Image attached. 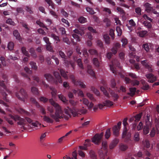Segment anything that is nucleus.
Wrapping results in <instances>:
<instances>
[{
  "label": "nucleus",
  "instance_id": "nucleus-52",
  "mask_svg": "<svg viewBox=\"0 0 159 159\" xmlns=\"http://www.w3.org/2000/svg\"><path fill=\"white\" fill-rule=\"evenodd\" d=\"M134 140L135 141L137 142L139 140V135L138 132H137L135 133L134 135Z\"/></svg>",
  "mask_w": 159,
  "mask_h": 159
},
{
  "label": "nucleus",
  "instance_id": "nucleus-22",
  "mask_svg": "<svg viewBox=\"0 0 159 159\" xmlns=\"http://www.w3.org/2000/svg\"><path fill=\"white\" fill-rule=\"evenodd\" d=\"M49 89L52 91L51 94L53 98H55L57 95V91L56 89L52 87H50Z\"/></svg>",
  "mask_w": 159,
  "mask_h": 159
},
{
  "label": "nucleus",
  "instance_id": "nucleus-46",
  "mask_svg": "<svg viewBox=\"0 0 159 159\" xmlns=\"http://www.w3.org/2000/svg\"><path fill=\"white\" fill-rule=\"evenodd\" d=\"M147 33L148 32L146 30L141 31L139 32V35L141 37H144Z\"/></svg>",
  "mask_w": 159,
  "mask_h": 159
},
{
  "label": "nucleus",
  "instance_id": "nucleus-50",
  "mask_svg": "<svg viewBox=\"0 0 159 159\" xmlns=\"http://www.w3.org/2000/svg\"><path fill=\"white\" fill-rule=\"evenodd\" d=\"M78 20L79 22L81 23H84L86 21V19L83 16L80 17Z\"/></svg>",
  "mask_w": 159,
  "mask_h": 159
},
{
  "label": "nucleus",
  "instance_id": "nucleus-37",
  "mask_svg": "<svg viewBox=\"0 0 159 159\" xmlns=\"http://www.w3.org/2000/svg\"><path fill=\"white\" fill-rule=\"evenodd\" d=\"M142 115V113H140L139 114H138L134 116L135 118V122H137L139 121L141 118Z\"/></svg>",
  "mask_w": 159,
  "mask_h": 159
},
{
  "label": "nucleus",
  "instance_id": "nucleus-15",
  "mask_svg": "<svg viewBox=\"0 0 159 159\" xmlns=\"http://www.w3.org/2000/svg\"><path fill=\"white\" fill-rule=\"evenodd\" d=\"M120 129L117 127V125H115L112 128L113 133V135L116 137H117L119 134V131Z\"/></svg>",
  "mask_w": 159,
  "mask_h": 159
},
{
  "label": "nucleus",
  "instance_id": "nucleus-29",
  "mask_svg": "<svg viewBox=\"0 0 159 159\" xmlns=\"http://www.w3.org/2000/svg\"><path fill=\"white\" fill-rule=\"evenodd\" d=\"M103 38L106 44H109L110 43V38L108 34L104 35Z\"/></svg>",
  "mask_w": 159,
  "mask_h": 159
},
{
  "label": "nucleus",
  "instance_id": "nucleus-11",
  "mask_svg": "<svg viewBox=\"0 0 159 159\" xmlns=\"http://www.w3.org/2000/svg\"><path fill=\"white\" fill-rule=\"evenodd\" d=\"M146 76L148 79V81L150 83H153L157 80V77L152 73L146 74Z\"/></svg>",
  "mask_w": 159,
  "mask_h": 159
},
{
  "label": "nucleus",
  "instance_id": "nucleus-30",
  "mask_svg": "<svg viewBox=\"0 0 159 159\" xmlns=\"http://www.w3.org/2000/svg\"><path fill=\"white\" fill-rule=\"evenodd\" d=\"M22 53L25 56L28 57H30V55L29 53L28 52L26 51V49L25 47H23L21 48V49Z\"/></svg>",
  "mask_w": 159,
  "mask_h": 159
},
{
  "label": "nucleus",
  "instance_id": "nucleus-61",
  "mask_svg": "<svg viewBox=\"0 0 159 159\" xmlns=\"http://www.w3.org/2000/svg\"><path fill=\"white\" fill-rule=\"evenodd\" d=\"M87 11L91 14H94L95 12L93 9L89 7H87L86 8Z\"/></svg>",
  "mask_w": 159,
  "mask_h": 159
},
{
  "label": "nucleus",
  "instance_id": "nucleus-28",
  "mask_svg": "<svg viewBox=\"0 0 159 159\" xmlns=\"http://www.w3.org/2000/svg\"><path fill=\"white\" fill-rule=\"evenodd\" d=\"M29 52L31 53V56L34 58H36L37 57V55L34 49L31 48L29 49Z\"/></svg>",
  "mask_w": 159,
  "mask_h": 159
},
{
  "label": "nucleus",
  "instance_id": "nucleus-16",
  "mask_svg": "<svg viewBox=\"0 0 159 159\" xmlns=\"http://www.w3.org/2000/svg\"><path fill=\"white\" fill-rule=\"evenodd\" d=\"M87 69L88 73L91 76L93 77H95V73L93 70L92 69V66L90 65H88Z\"/></svg>",
  "mask_w": 159,
  "mask_h": 159
},
{
  "label": "nucleus",
  "instance_id": "nucleus-23",
  "mask_svg": "<svg viewBox=\"0 0 159 159\" xmlns=\"http://www.w3.org/2000/svg\"><path fill=\"white\" fill-rule=\"evenodd\" d=\"M93 64L97 68L100 66V62L97 58H94L92 60Z\"/></svg>",
  "mask_w": 159,
  "mask_h": 159
},
{
  "label": "nucleus",
  "instance_id": "nucleus-20",
  "mask_svg": "<svg viewBox=\"0 0 159 159\" xmlns=\"http://www.w3.org/2000/svg\"><path fill=\"white\" fill-rule=\"evenodd\" d=\"M4 90H2L1 89V87H0V93H1L3 96V99L7 102H9V100L7 98V94L4 92Z\"/></svg>",
  "mask_w": 159,
  "mask_h": 159
},
{
  "label": "nucleus",
  "instance_id": "nucleus-32",
  "mask_svg": "<svg viewBox=\"0 0 159 159\" xmlns=\"http://www.w3.org/2000/svg\"><path fill=\"white\" fill-rule=\"evenodd\" d=\"M4 81H1L0 80V86L3 88L5 91L7 92L8 93H10V91L6 88V87L4 83Z\"/></svg>",
  "mask_w": 159,
  "mask_h": 159
},
{
  "label": "nucleus",
  "instance_id": "nucleus-41",
  "mask_svg": "<svg viewBox=\"0 0 159 159\" xmlns=\"http://www.w3.org/2000/svg\"><path fill=\"white\" fill-rule=\"evenodd\" d=\"M101 90L103 92L104 94L107 97H109V95L106 89L103 87H100Z\"/></svg>",
  "mask_w": 159,
  "mask_h": 159
},
{
  "label": "nucleus",
  "instance_id": "nucleus-7",
  "mask_svg": "<svg viewBox=\"0 0 159 159\" xmlns=\"http://www.w3.org/2000/svg\"><path fill=\"white\" fill-rule=\"evenodd\" d=\"M103 134V132L100 134H96L92 139V142L96 144L99 145L101 142Z\"/></svg>",
  "mask_w": 159,
  "mask_h": 159
},
{
  "label": "nucleus",
  "instance_id": "nucleus-5",
  "mask_svg": "<svg viewBox=\"0 0 159 159\" xmlns=\"http://www.w3.org/2000/svg\"><path fill=\"white\" fill-rule=\"evenodd\" d=\"M102 148L99 151L98 154L100 159H104L107 153V141H103L102 143Z\"/></svg>",
  "mask_w": 159,
  "mask_h": 159
},
{
  "label": "nucleus",
  "instance_id": "nucleus-24",
  "mask_svg": "<svg viewBox=\"0 0 159 159\" xmlns=\"http://www.w3.org/2000/svg\"><path fill=\"white\" fill-rule=\"evenodd\" d=\"M43 119L44 121L47 123H52L53 122V120L51 119L49 117L44 116H43Z\"/></svg>",
  "mask_w": 159,
  "mask_h": 159
},
{
  "label": "nucleus",
  "instance_id": "nucleus-43",
  "mask_svg": "<svg viewBox=\"0 0 159 159\" xmlns=\"http://www.w3.org/2000/svg\"><path fill=\"white\" fill-rule=\"evenodd\" d=\"M36 23L38 25H39L40 27H42L43 28H46V30H48V28L46 27L45 25L42 22H41L40 20H37Z\"/></svg>",
  "mask_w": 159,
  "mask_h": 159
},
{
  "label": "nucleus",
  "instance_id": "nucleus-9",
  "mask_svg": "<svg viewBox=\"0 0 159 159\" xmlns=\"http://www.w3.org/2000/svg\"><path fill=\"white\" fill-rule=\"evenodd\" d=\"M115 66L121 68L120 66V63L117 60H115L114 61H112L111 64L110 65V70L113 73L116 74H117V72L116 68L115 67Z\"/></svg>",
  "mask_w": 159,
  "mask_h": 159
},
{
  "label": "nucleus",
  "instance_id": "nucleus-4",
  "mask_svg": "<svg viewBox=\"0 0 159 159\" xmlns=\"http://www.w3.org/2000/svg\"><path fill=\"white\" fill-rule=\"evenodd\" d=\"M127 118H125L123 121V124L125 127L122 133V138L125 139V141L126 142H128L131 141V134L129 132H127V129L126 126L128 125L127 122Z\"/></svg>",
  "mask_w": 159,
  "mask_h": 159
},
{
  "label": "nucleus",
  "instance_id": "nucleus-42",
  "mask_svg": "<svg viewBox=\"0 0 159 159\" xmlns=\"http://www.w3.org/2000/svg\"><path fill=\"white\" fill-rule=\"evenodd\" d=\"M91 90L92 91H93L94 93H95L98 96L100 94L98 90L96 89L93 87H91Z\"/></svg>",
  "mask_w": 159,
  "mask_h": 159
},
{
  "label": "nucleus",
  "instance_id": "nucleus-45",
  "mask_svg": "<svg viewBox=\"0 0 159 159\" xmlns=\"http://www.w3.org/2000/svg\"><path fill=\"white\" fill-rule=\"evenodd\" d=\"M142 47L144 49L145 51L148 52L149 51V45L148 43H144Z\"/></svg>",
  "mask_w": 159,
  "mask_h": 159
},
{
  "label": "nucleus",
  "instance_id": "nucleus-27",
  "mask_svg": "<svg viewBox=\"0 0 159 159\" xmlns=\"http://www.w3.org/2000/svg\"><path fill=\"white\" fill-rule=\"evenodd\" d=\"M105 106L110 107L113 105V102L109 100H106L103 102Z\"/></svg>",
  "mask_w": 159,
  "mask_h": 159
},
{
  "label": "nucleus",
  "instance_id": "nucleus-19",
  "mask_svg": "<svg viewBox=\"0 0 159 159\" xmlns=\"http://www.w3.org/2000/svg\"><path fill=\"white\" fill-rule=\"evenodd\" d=\"M144 6L145 7V10L148 12H151L153 8L151 7V5L149 3H146L145 5Z\"/></svg>",
  "mask_w": 159,
  "mask_h": 159
},
{
  "label": "nucleus",
  "instance_id": "nucleus-34",
  "mask_svg": "<svg viewBox=\"0 0 159 159\" xmlns=\"http://www.w3.org/2000/svg\"><path fill=\"white\" fill-rule=\"evenodd\" d=\"M87 96L90 99V100L93 102H95L96 101V99L94 97L93 94L90 93H89L88 92L86 93Z\"/></svg>",
  "mask_w": 159,
  "mask_h": 159
},
{
  "label": "nucleus",
  "instance_id": "nucleus-53",
  "mask_svg": "<svg viewBox=\"0 0 159 159\" xmlns=\"http://www.w3.org/2000/svg\"><path fill=\"white\" fill-rule=\"evenodd\" d=\"M11 118L12 119H13L15 121L19 120H21V118L20 116L17 115L14 116H11Z\"/></svg>",
  "mask_w": 159,
  "mask_h": 159
},
{
  "label": "nucleus",
  "instance_id": "nucleus-58",
  "mask_svg": "<svg viewBox=\"0 0 159 159\" xmlns=\"http://www.w3.org/2000/svg\"><path fill=\"white\" fill-rule=\"evenodd\" d=\"M17 124L18 125H22L23 127L25 124V119L22 118H21V120H19V121L17 122Z\"/></svg>",
  "mask_w": 159,
  "mask_h": 159
},
{
  "label": "nucleus",
  "instance_id": "nucleus-49",
  "mask_svg": "<svg viewBox=\"0 0 159 159\" xmlns=\"http://www.w3.org/2000/svg\"><path fill=\"white\" fill-rule=\"evenodd\" d=\"M51 43L46 45V49L47 50L49 51L50 52H53L54 51L53 50L52 47L51 45Z\"/></svg>",
  "mask_w": 159,
  "mask_h": 159
},
{
  "label": "nucleus",
  "instance_id": "nucleus-14",
  "mask_svg": "<svg viewBox=\"0 0 159 159\" xmlns=\"http://www.w3.org/2000/svg\"><path fill=\"white\" fill-rule=\"evenodd\" d=\"M129 26L127 25V26L129 29L130 31L132 30V28H135L136 25V23L133 19H131L129 21Z\"/></svg>",
  "mask_w": 159,
  "mask_h": 159
},
{
  "label": "nucleus",
  "instance_id": "nucleus-8",
  "mask_svg": "<svg viewBox=\"0 0 159 159\" xmlns=\"http://www.w3.org/2000/svg\"><path fill=\"white\" fill-rule=\"evenodd\" d=\"M70 78L71 79L72 82L75 85H79L81 87L83 88H86V86L84 83L80 80H77L75 79L74 75H71L70 76Z\"/></svg>",
  "mask_w": 159,
  "mask_h": 159
},
{
  "label": "nucleus",
  "instance_id": "nucleus-12",
  "mask_svg": "<svg viewBox=\"0 0 159 159\" xmlns=\"http://www.w3.org/2000/svg\"><path fill=\"white\" fill-rule=\"evenodd\" d=\"M141 64L143 65L146 68L148 69L149 72H152L153 71V69L152 68L151 65H149L148 63L147 60L142 61H141Z\"/></svg>",
  "mask_w": 159,
  "mask_h": 159
},
{
  "label": "nucleus",
  "instance_id": "nucleus-63",
  "mask_svg": "<svg viewBox=\"0 0 159 159\" xmlns=\"http://www.w3.org/2000/svg\"><path fill=\"white\" fill-rule=\"evenodd\" d=\"M61 21L64 23L65 24V26L66 27H69L70 26V23L67 20L64 18H62L61 19Z\"/></svg>",
  "mask_w": 159,
  "mask_h": 159
},
{
  "label": "nucleus",
  "instance_id": "nucleus-2",
  "mask_svg": "<svg viewBox=\"0 0 159 159\" xmlns=\"http://www.w3.org/2000/svg\"><path fill=\"white\" fill-rule=\"evenodd\" d=\"M49 102L51 104L56 108V112L55 115L51 114L50 116L52 118L54 119L56 121H59V119L63 118L64 117V115L61 108L59 105L56 103L52 99L49 100Z\"/></svg>",
  "mask_w": 159,
  "mask_h": 159
},
{
  "label": "nucleus",
  "instance_id": "nucleus-33",
  "mask_svg": "<svg viewBox=\"0 0 159 159\" xmlns=\"http://www.w3.org/2000/svg\"><path fill=\"white\" fill-rule=\"evenodd\" d=\"M60 72L61 73V75L65 79L68 78V76L66 74L67 73V72H66L65 70L63 69H60Z\"/></svg>",
  "mask_w": 159,
  "mask_h": 159
},
{
  "label": "nucleus",
  "instance_id": "nucleus-57",
  "mask_svg": "<svg viewBox=\"0 0 159 159\" xmlns=\"http://www.w3.org/2000/svg\"><path fill=\"white\" fill-rule=\"evenodd\" d=\"M116 31L117 33V35L118 36H120L122 33V30L120 28L119 26H117L116 28Z\"/></svg>",
  "mask_w": 159,
  "mask_h": 159
},
{
  "label": "nucleus",
  "instance_id": "nucleus-18",
  "mask_svg": "<svg viewBox=\"0 0 159 159\" xmlns=\"http://www.w3.org/2000/svg\"><path fill=\"white\" fill-rule=\"evenodd\" d=\"M25 120L30 124V126H31V127H37L38 126V123L37 122H32V120L30 118H29L26 117L25 118Z\"/></svg>",
  "mask_w": 159,
  "mask_h": 159
},
{
  "label": "nucleus",
  "instance_id": "nucleus-64",
  "mask_svg": "<svg viewBox=\"0 0 159 159\" xmlns=\"http://www.w3.org/2000/svg\"><path fill=\"white\" fill-rule=\"evenodd\" d=\"M72 37L75 39H76L77 41H80V37L76 34H72Z\"/></svg>",
  "mask_w": 159,
  "mask_h": 159
},
{
  "label": "nucleus",
  "instance_id": "nucleus-47",
  "mask_svg": "<svg viewBox=\"0 0 159 159\" xmlns=\"http://www.w3.org/2000/svg\"><path fill=\"white\" fill-rule=\"evenodd\" d=\"M80 101L81 102L82 101L83 104L88 106L89 102V100L86 98H83L82 99H80Z\"/></svg>",
  "mask_w": 159,
  "mask_h": 159
},
{
  "label": "nucleus",
  "instance_id": "nucleus-10",
  "mask_svg": "<svg viewBox=\"0 0 159 159\" xmlns=\"http://www.w3.org/2000/svg\"><path fill=\"white\" fill-rule=\"evenodd\" d=\"M24 70L26 73L22 72L21 73V75L23 77L28 79L30 80V79L29 77V76L32 74V71L27 67H25Z\"/></svg>",
  "mask_w": 159,
  "mask_h": 159
},
{
  "label": "nucleus",
  "instance_id": "nucleus-62",
  "mask_svg": "<svg viewBox=\"0 0 159 159\" xmlns=\"http://www.w3.org/2000/svg\"><path fill=\"white\" fill-rule=\"evenodd\" d=\"M59 54L60 57L64 59H66V57L65 54L61 51H60L59 52Z\"/></svg>",
  "mask_w": 159,
  "mask_h": 159
},
{
  "label": "nucleus",
  "instance_id": "nucleus-17",
  "mask_svg": "<svg viewBox=\"0 0 159 159\" xmlns=\"http://www.w3.org/2000/svg\"><path fill=\"white\" fill-rule=\"evenodd\" d=\"M119 142L118 139H114L111 142L109 145V148L111 149H113L117 144Z\"/></svg>",
  "mask_w": 159,
  "mask_h": 159
},
{
  "label": "nucleus",
  "instance_id": "nucleus-54",
  "mask_svg": "<svg viewBox=\"0 0 159 159\" xmlns=\"http://www.w3.org/2000/svg\"><path fill=\"white\" fill-rule=\"evenodd\" d=\"M120 150L123 151H124L127 149L128 147L125 145L121 144L120 145Z\"/></svg>",
  "mask_w": 159,
  "mask_h": 159
},
{
  "label": "nucleus",
  "instance_id": "nucleus-38",
  "mask_svg": "<svg viewBox=\"0 0 159 159\" xmlns=\"http://www.w3.org/2000/svg\"><path fill=\"white\" fill-rule=\"evenodd\" d=\"M111 135V129L109 128L107 129L106 132L105 134V138L107 139H108Z\"/></svg>",
  "mask_w": 159,
  "mask_h": 159
},
{
  "label": "nucleus",
  "instance_id": "nucleus-60",
  "mask_svg": "<svg viewBox=\"0 0 159 159\" xmlns=\"http://www.w3.org/2000/svg\"><path fill=\"white\" fill-rule=\"evenodd\" d=\"M51 37L53 38L54 39L57 41V42H59L60 41V39H59V37L57 36L55 34H51Z\"/></svg>",
  "mask_w": 159,
  "mask_h": 159
},
{
  "label": "nucleus",
  "instance_id": "nucleus-1",
  "mask_svg": "<svg viewBox=\"0 0 159 159\" xmlns=\"http://www.w3.org/2000/svg\"><path fill=\"white\" fill-rule=\"evenodd\" d=\"M69 102L72 106V108H70L68 107L67 109L65 108L64 110L65 113L69 117H71L72 116L75 117L78 116V114H85L86 113L87 111L84 109V107L80 110L76 108V106L78 103L77 102L70 99L69 101Z\"/></svg>",
  "mask_w": 159,
  "mask_h": 159
},
{
  "label": "nucleus",
  "instance_id": "nucleus-55",
  "mask_svg": "<svg viewBox=\"0 0 159 159\" xmlns=\"http://www.w3.org/2000/svg\"><path fill=\"white\" fill-rule=\"evenodd\" d=\"M17 59H18V58L16 57H13L11 55H10L9 56V58L7 59V61L11 63V62L10 61V60H16Z\"/></svg>",
  "mask_w": 159,
  "mask_h": 159
},
{
  "label": "nucleus",
  "instance_id": "nucleus-40",
  "mask_svg": "<svg viewBox=\"0 0 159 159\" xmlns=\"http://www.w3.org/2000/svg\"><path fill=\"white\" fill-rule=\"evenodd\" d=\"M13 35L16 38V39L19 40L20 39V35L17 30H15L13 31Z\"/></svg>",
  "mask_w": 159,
  "mask_h": 159
},
{
  "label": "nucleus",
  "instance_id": "nucleus-48",
  "mask_svg": "<svg viewBox=\"0 0 159 159\" xmlns=\"http://www.w3.org/2000/svg\"><path fill=\"white\" fill-rule=\"evenodd\" d=\"M89 52L90 54L92 55H98L97 51L94 49H91L89 50Z\"/></svg>",
  "mask_w": 159,
  "mask_h": 159
},
{
  "label": "nucleus",
  "instance_id": "nucleus-39",
  "mask_svg": "<svg viewBox=\"0 0 159 159\" xmlns=\"http://www.w3.org/2000/svg\"><path fill=\"white\" fill-rule=\"evenodd\" d=\"M30 64L31 66L32 69L35 70H36L37 69L38 67L35 62H34L33 61H31L30 62Z\"/></svg>",
  "mask_w": 159,
  "mask_h": 159
},
{
  "label": "nucleus",
  "instance_id": "nucleus-36",
  "mask_svg": "<svg viewBox=\"0 0 159 159\" xmlns=\"http://www.w3.org/2000/svg\"><path fill=\"white\" fill-rule=\"evenodd\" d=\"M45 1L49 5V6H51L52 9H55V4L52 2V0H45Z\"/></svg>",
  "mask_w": 159,
  "mask_h": 159
},
{
  "label": "nucleus",
  "instance_id": "nucleus-51",
  "mask_svg": "<svg viewBox=\"0 0 159 159\" xmlns=\"http://www.w3.org/2000/svg\"><path fill=\"white\" fill-rule=\"evenodd\" d=\"M14 46V43L12 42H9L7 46V48L9 50H11L13 49Z\"/></svg>",
  "mask_w": 159,
  "mask_h": 159
},
{
  "label": "nucleus",
  "instance_id": "nucleus-21",
  "mask_svg": "<svg viewBox=\"0 0 159 159\" xmlns=\"http://www.w3.org/2000/svg\"><path fill=\"white\" fill-rule=\"evenodd\" d=\"M90 157L92 159H97V156L94 151L91 150L89 151Z\"/></svg>",
  "mask_w": 159,
  "mask_h": 159
},
{
  "label": "nucleus",
  "instance_id": "nucleus-31",
  "mask_svg": "<svg viewBox=\"0 0 159 159\" xmlns=\"http://www.w3.org/2000/svg\"><path fill=\"white\" fill-rule=\"evenodd\" d=\"M59 98L64 103L67 104L68 102V100L66 99L65 97L62 94H59L58 95Z\"/></svg>",
  "mask_w": 159,
  "mask_h": 159
},
{
  "label": "nucleus",
  "instance_id": "nucleus-26",
  "mask_svg": "<svg viewBox=\"0 0 159 159\" xmlns=\"http://www.w3.org/2000/svg\"><path fill=\"white\" fill-rule=\"evenodd\" d=\"M31 91L34 95H38L39 94V90L37 88L35 87H32L31 89Z\"/></svg>",
  "mask_w": 159,
  "mask_h": 159
},
{
  "label": "nucleus",
  "instance_id": "nucleus-59",
  "mask_svg": "<svg viewBox=\"0 0 159 159\" xmlns=\"http://www.w3.org/2000/svg\"><path fill=\"white\" fill-rule=\"evenodd\" d=\"M104 21L106 23L107 27L111 25V22L110 20L107 18H106L104 20Z\"/></svg>",
  "mask_w": 159,
  "mask_h": 159
},
{
  "label": "nucleus",
  "instance_id": "nucleus-44",
  "mask_svg": "<svg viewBox=\"0 0 159 159\" xmlns=\"http://www.w3.org/2000/svg\"><path fill=\"white\" fill-rule=\"evenodd\" d=\"M77 63L78 65L79 66V67H80L82 69H84L83 65L81 59H78L77 60Z\"/></svg>",
  "mask_w": 159,
  "mask_h": 159
},
{
  "label": "nucleus",
  "instance_id": "nucleus-56",
  "mask_svg": "<svg viewBox=\"0 0 159 159\" xmlns=\"http://www.w3.org/2000/svg\"><path fill=\"white\" fill-rule=\"evenodd\" d=\"M122 43V46L125 47V46L128 43V40L126 38H123L121 40Z\"/></svg>",
  "mask_w": 159,
  "mask_h": 159
},
{
  "label": "nucleus",
  "instance_id": "nucleus-6",
  "mask_svg": "<svg viewBox=\"0 0 159 159\" xmlns=\"http://www.w3.org/2000/svg\"><path fill=\"white\" fill-rule=\"evenodd\" d=\"M16 96L20 100L24 101L25 99L28 97V94L27 92L23 88L21 89L18 93H16Z\"/></svg>",
  "mask_w": 159,
  "mask_h": 159
},
{
  "label": "nucleus",
  "instance_id": "nucleus-25",
  "mask_svg": "<svg viewBox=\"0 0 159 159\" xmlns=\"http://www.w3.org/2000/svg\"><path fill=\"white\" fill-rule=\"evenodd\" d=\"M143 24L144 26L148 29L151 28L152 26V25L150 22L147 20L143 21Z\"/></svg>",
  "mask_w": 159,
  "mask_h": 159
},
{
  "label": "nucleus",
  "instance_id": "nucleus-35",
  "mask_svg": "<svg viewBox=\"0 0 159 159\" xmlns=\"http://www.w3.org/2000/svg\"><path fill=\"white\" fill-rule=\"evenodd\" d=\"M129 90L131 93H128L127 94L130 95L131 96H133L135 93L136 88H129Z\"/></svg>",
  "mask_w": 159,
  "mask_h": 159
},
{
  "label": "nucleus",
  "instance_id": "nucleus-13",
  "mask_svg": "<svg viewBox=\"0 0 159 159\" xmlns=\"http://www.w3.org/2000/svg\"><path fill=\"white\" fill-rule=\"evenodd\" d=\"M120 47V44L119 43H116L111 49L112 53L115 55L117 53L118 49Z\"/></svg>",
  "mask_w": 159,
  "mask_h": 159
},
{
  "label": "nucleus",
  "instance_id": "nucleus-3",
  "mask_svg": "<svg viewBox=\"0 0 159 159\" xmlns=\"http://www.w3.org/2000/svg\"><path fill=\"white\" fill-rule=\"evenodd\" d=\"M53 75L55 78H54L52 75L49 73L45 74L44 75V76L48 81L52 83L56 84H57L58 83H62V79L59 73L55 71Z\"/></svg>",
  "mask_w": 159,
  "mask_h": 159
}]
</instances>
